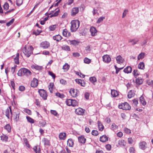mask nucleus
Returning <instances> with one entry per match:
<instances>
[{"label": "nucleus", "mask_w": 153, "mask_h": 153, "mask_svg": "<svg viewBox=\"0 0 153 153\" xmlns=\"http://www.w3.org/2000/svg\"><path fill=\"white\" fill-rule=\"evenodd\" d=\"M38 84V80L36 78H34L31 81V86L32 87H36L37 86Z\"/></svg>", "instance_id": "1a4fd4ad"}, {"label": "nucleus", "mask_w": 153, "mask_h": 153, "mask_svg": "<svg viewBox=\"0 0 153 153\" xmlns=\"http://www.w3.org/2000/svg\"><path fill=\"white\" fill-rule=\"evenodd\" d=\"M116 60L117 63L121 64L124 62V59L120 55H119L116 58Z\"/></svg>", "instance_id": "ddd939ff"}, {"label": "nucleus", "mask_w": 153, "mask_h": 153, "mask_svg": "<svg viewBox=\"0 0 153 153\" xmlns=\"http://www.w3.org/2000/svg\"><path fill=\"white\" fill-rule=\"evenodd\" d=\"M67 145L68 146L73 147L74 146V142L73 140L71 139H69L67 141Z\"/></svg>", "instance_id": "5701e85b"}, {"label": "nucleus", "mask_w": 153, "mask_h": 153, "mask_svg": "<svg viewBox=\"0 0 153 153\" xmlns=\"http://www.w3.org/2000/svg\"><path fill=\"white\" fill-rule=\"evenodd\" d=\"M118 107L120 109H122L125 110H129L131 108V107L129 104L127 102L121 103L119 104Z\"/></svg>", "instance_id": "7ed1b4c3"}, {"label": "nucleus", "mask_w": 153, "mask_h": 153, "mask_svg": "<svg viewBox=\"0 0 153 153\" xmlns=\"http://www.w3.org/2000/svg\"><path fill=\"white\" fill-rule=\"evenodd\" d=\"M105 19V17H100L98 19L97 21V23H100L102 21L103 19Z\"/></svg>", "instance_id": "603ef678"}, {"label": "nucleus", "mask_w": 153, "mask_h": 153, "mask_svg": "<svg viewBox=\"0 0 153 153\" xmlns=\"http://www.w3.org/2000/svg\"><path fill=\"white\" fill-rule=\"evenodd\" d=\"M56 95L61 98H63L65 97V96L63 94H60L59 92L56 93Z\"/></svg>", "instance_id": "de8ad7c7"}, {"label": "nucleus", "mask_w": 153, "mask_h": 153, "mask_svg": "<svg viewBox=\"0 0 153 153\" xmlns=\"http://www.w3.org/2000/svg\"><path fill=\"white\" fill-rule=\"evenodd\" d=\"M31 68L32 69H34L39 71L42 70L43 68L42 66H39L36 64L33 65H31Z\"/></svg>", "instance_id": "4468645a"}, {"label": "nucleus", "mask_w": 153, "mask_h": 153, "mask_svg": "<svg viewBox=\"0 0 153 153\" xmlns=\"http://www.w3.org/2000/svg\"><path fill=\"white\" fill-rule=\"evenodd\" d=\"M70 68V65L67 63L63 66L62 68L64 70V71L67 72L68 70Z\"/></svg>", "instance_id": "a878e982"}, {"label": "nucleus", "mask_w": 153, "mask_h": 153, "mask_svg": "<svg viewBox=\"0 0 153 153\" xmlns=\"http://www.w3.org/2000/svg\"><path fill=\"white\" fill-rule=\"evenodd\" d=\"M90 32L92 36H94L97 34V30L95 27L92 26L90 28Z\"/></svg>", "instance_id": "9b49d317"}, {"label": "nucleus", "mask_w": 153, "mask_h": 153, "mask_svg": "<svg viewBox=\"0 0 153 153\" xmlns=\"http://www.w3.org/2000/svg\"><path fill=\"white\" fill-rule=\"evenodd\" d=\"M5 129L8 132H10L11 131V128L10 125L9 124H7L4 127Z\"/></svg>", "instance_id": "4c0bfd02"}, {"label": "nucleus", "mask_w": 153, "mask_h": 153, "mask_svg": "<svg viewBox=\"0 0 153 153\" xmlns=\"http://www.w3.org/2000/svg\"><path fill=\"white\" fill-rule=\"evenodd\" d=\"M59 139L61 140H64L66 137V133H61L59 135Z\"/></svg>", "instance_id": "b1692460"}, {"label": "nucleus", "mask_w": 153, "mask_h": 153, "mask_svg": "<svg viewBox=\"0 0 153 153\" xmlns=\"http://www.w3.org/2000/svg\"><path fill=\"white\" fill-rule=\"evenodd\" d=\"M62 50L66 51H70V49L69 46L68 45H63L61 47Z\"/></svg>", "instance_id": "ea45409f"}, {"label": "nucleus", "mask_w": 153, "mask_h": 153, "mask_svg": "<svg viewBox=\"0 0 153 153\" xmlns=\"http://www.w3.org/2000/svg\"><path fill=\"white\" fill-rule=\"evenodd\" d=\"M129 151L130 153H134L135 149L134 147H131L129 149Z\"/></svg>", "instance_id": "774afa93"}, {"label": "nucleus", "mask_w": 153, "mask_h": 153, "mask_svg": "<svg viewBox=\"0 0 153 153\" xmlns=\"http://www.w3.org/2000/svg\"><path fill=\"white\" fill-rule=\"evenodd\" d=\"M140 100L141 103L143 105H145L146 104V102L142 96H141L140 97Z\"/></svg>", "instance_id": "f704fd0d"}, {"label": "nucleus", "mask_w": 153, "mask_h": 153, "mask_svg": "<svg viewBox=\"0 0 153 153\" xmlns=\"http://www.w3.org/2000/svg\"><path fill=\"white\" fill-rule=\"evenodd\" d=\"M134 96L133 93L131 91H129L128 94V97L129 98H131L132 97Z\"/></svg>", "instance_id": "13d9d810"}, {"label": "nucleus", "mask_w": 153, "mask_h": 153, "mask_svg": "<svg viewBox=\"0 0 153 153\" xmlns=\"http://www.w3.org/2000/svg\"><path fill=\"white\" fill-rule=\"evenodd\" d=\"M143 82V79L140 77H138L136 79V82L137 84H141Z\"/></svg>", "instance_id": "393cba45"}, {"label": "nucleus", "mask_w": 153, "mask_h": 153, "mask_svg": "<svg viewBox=\"0 0 153 153\" xmlns=\"http://www.w3.org/2000/svg\"><path fill=\"white\" fill-rule=\"evenodd\" d=\"M3 8L4 9L6 10H7L9 8V4L8 3H5L3 6Z\"/></svg>", "instance_id": "e2e57ef3"}, {"label": "nucleus", "mask_w": 153, "mask_h": 153, "mask_svg": "<svg viewBox=\"0 0 153 153\" xmlns=\"http://www.w3.org/2000/svg\"><path fill=\"white\" fill-rule=\"evenodd\" d=\"M139 41V40L137 38L130 39L128 40L129 42H131L132 45H134L136 44Z\"/></svg>", "instance_id": "aec40b11"}, {"label": "nucleus", "mask_w": 153, "mask_h": 153, "mask_svg": "<svg viewBox=\"0 0 153 153\" xmlns=\"http://www.w3.org/2000/svg\"><path fill=\"white\" fill-rule=\"evenodd\" d=\"M79 8L77 7H75L72 8L71 12V15L72 16H75L79 12Z\"/></svg>", "instance_id": "f8f14e48"}, {"label": "nucleus", "mask_w": 153, "mask_h": 153, "mask_svg": "<svg viewBox=\"0 0 153 153\" xmlns=\"http://www.w3.org/2000/svg\"><path fill=\"white\" fill-rule=\"evenodd\" d=\"M24 142V143L25 144L26 146L28 148L30 147V145L29 144L26 138H24L23 139Z\"/></svg>", "instance_id": "58836bf2"}, {"label": "nucleus", "mask_w": 153, "mask_h": 153, "mask_svg": "<svg viewBox=\"0 0 153 153\" xmlns=\"http://www.w3.org/2000/svg\"><path fill=\"white\" fill-rule=\"evenodd\" d=\"M78 140L79 143H84L86 142V139L84 136H81L78 137Z\"/></svg>", "instance_id": "6ab92c4d"}, {"label": "nucleus", "mask_w": 153, "mask_h": 153, "mask_svg": "<svg viewBox=\"0 0 153 153\" xmlns=\"http://www.w3.org/2000/svg\"><path fill=\"white\" fill-rule=\"evenodd\" d=\"M85 110L79 108L76 109L75 110V113L78 115H83L84 114Z\"/></svg>", "instance_id": "0eeeda50"}, {"label": "nucleus", "mask_w": 153, "mask_h": 153, "mask_svg": "<svg viewBox=\"0 0 153 153\" xmlns=\"http://www.w3.org/2000/svg\"><path fill=\"white\" fill-rule=\"evenodd\" d=\"M91 134L93 135L97 136L98 135V133L97 130H93L92 131Z\"/></svg>", "instance_id": "69168bd1"}, {"label": "nucleus", "mask_w": 153, "mask_h": 153, "mask_svg": "<svg viewBox=\"0 0 153 153\" xmlns=\"http://www.w3.org/2000/svg\"><path fill=\"white\" fill-rule=\"evenodd\" d=\"M69 43L74 45H77L79 42L76 40H69Z\"/></svg>", "instance_id": "473e14b6"}, {"label": "nucleus", "mask_w": 153, "mask_h": 153, "mask_svg": "<svg viewBox=\"0 0 153 153\" xmlns=\"http://www.w3.org/2000/svg\"><path fill=\"white\" fill-rule=\"evenodd\" d=\"M77 90L74 89L73 88L71 89L70 91V93L71 96L74 97H76L77 96Z\"/></svg>", "instance_id": "9d476101"}, {"label": "nucleus", "mask_w": 153, "mask_h": 153, "mask_svg": "<svg viewBox=\"0 0 153 153\" xmlns=\"http://www.w3.org/2000/svg\"><path fill=\"white\" fill-rule=\"evenodd\" d=\"M16 4L17 5L19 6H20L23 3L22 0H16Z\"/></svg>", "instance_id": "5fc2aeb1"}, {"label": "nucleus", "mask_w": 153, "mask_h": 153, "mask_svg": "<svg viewBox=\"0 0 153 153\" xmlns=\"http://www.w3.org/2000/svg\"><path fill=\"white\" fill-rule=\"evenodd\" d=\"M71 32H75L78 28L79 26V22L78 20H75L71 21Z\"/></svg>", "instance_id": "f03ea898"}, {"label": "nucleus", "mask_w": 153, "mask_h": 153, "mask_svg": "<svg viewBox=\"0 0 153 153\" xmlns=\"http://www.w3.org/2000/svg\"><path fill=\"white\" fill-rule=\"evenodd\" d=\"M42 141L44 143V144L45 145L48 146L50 144L49 140L46 138H44L42 140Z\"/></svg>", "instance_id": "e433bc0d"}, {"label": "nucleus", "mask_w": 153, "mask_h": 153, "mask_svg": "<svg viewBox=\"0 0 153 153\" xmlns=\"http://www.w3.org/2000/svg\"><path fill=\"white\" fill-rule=\"evenodd\" d=\"M39 125L40 126L44 127L46 125V122L45 121H40L39 123Z\"/></svg>", "instance_id": "8fccbe9b"}, {"label": "nucleus", "mask_w": 153, "mask_h": 153, "mask_svg": "<svg viewBox=\"0 0 153 153\" xmlns=\"http://www.w3.org/2000/svg\"><path fill=\"white\" fill-rule=\"evenodd\" d=\"M33 50L32 46L25 45L23 49V52L26 57H29L33 54Z\"/></svg>", "instance_id": "f257e3e1"}, {"label": "nucleus", "mask_w": 153, "mask_h": 153, "mask_svg": "<svg viewBox=\"0 0 153 153\" xmlns=\"http://www.w3.org/2000/svg\"><path fill=\"white\" fill-rule=\"evenodd\" d=\"M124 131L126 133L128 134H129L131 133V130L127 128H125L124 129Z\"/></svg>", "instance_id": "0e129e2a"}, {"label": "nucleus", "mask_w": 153, "mask_h": 153, "mask_svg": "<svg viewBox=\"0 0 153 153\" xmlns=\"http://www.w3.org/2000/svg\"><path fill=\"white\" fill-rule=\"evenodd\" d=\"M132 71V68L130 66H127L123 70V71L126 73L129 74L131 73Z\"/></svg>", "instance_id": "2eb2a0df"}, {"label": "nucleus", "mask_w": 153, "mask_h": 153, "mask_svg": "<svg viewBox=\"0 0 153 153\" xmlns=\"http://www.w3.org/2000/svg\"><path fill=\"white\" fill-rule=\"evenodd\" d=\"M84 61L85 63L89 64L91 62V60L87 57H86L84 59Z\"/></svg>", "instance_id": "49530a36"}, {"label": "nucleus", "mask_w": 153, "mask_h": 153, "mask_svg": "<svg viewBox=\"0 0 153 153\" xmlns=\"http://www.w3.org/2000/svg\"><path fill=\"white\" fill-rule=\"evenodd\" d=\"M19 54L18 53L17 56L14 59V61L15 63L17 64H18L19 63Z\"/></svg>", "instance_id": "a18cd8bd"}, {"label": "nucleus", "mask_w": 153, "mask_h": 153, "mask_svg": "<svg viewBox=\"0 0 153 153\" xmlns=\"http://www.w3.org/2000/svg\"><path fill=\"white\" fill-rule=\"evenodd\" d=\"M89 80L92 83H94L97 81V79L95 77H91L89 78Z\"/></svg>", "instance_id": "c03bdc74"}, {"label": "nucleus", "mask_w": 153, "mask_h": 153, "mask_svg": "<svg viewBox=\"0 0 153 153\" xmlns=\"http://www.w3.org/2000/svg\"><path fill=\"white\" fill-rule=\"evenodd\" d=\"M23 74L24 68H21L18 71L17 74L19 76H22L24 75Z\"/></svg>", "instance_id": "c9c22d12"}, {"label": "nucleus", "mask_w": 153, "mask_h": 153, "mask_svg": "<svg viewBox=\"0 0 153 153\" xmlns=\"http://www.w3.org/2000/svg\"><path fill=\"white\" fill-rule=\"evenodd\" d=\"M38 92L40 95L43 99L44 100L47 99V95L44 89H39V90Z\"/></svg>", "instance_id": "39448f33"}, {"label": "nucleus", "mask_w": 153, "mask_h": 153, "mask_svg": "<svg viewBox=\"0 0 153 153\" xmlns=\"http://www.w3.org/2000/svg\"><path fill=\"white\" fill-rule=\"evenodd\" d=\"M14 21V19H12L9 22L7 23V25L8 26H10V25H11V24H13Z\"/></svg>", "instance_id": "4d7b16f0"}, {"label": "nucleus", "mask_w": 153, "mask_h": 153, "mask_svg": "<svg viewBox=\"0 0 153 153\" xmlns=\"http://www.w3.org/2000/svg\"><path fill=\"white\" fill-rule=\"evenodd\" d=\"M133 105L134 106L136 107L138 104V101L137 99H134L132 100Z\"/></svg>", "instance_id": "37998d69"}, {"label": "nucleus", "mask_w": 153, "mask_h": 153, "mask_svg": "<svg viewBox=\"0 0 153 153\" xmlns=\"http://www.w3.org/2000/svg\"><path fill=\"white\" fill-rule=\"evenodd\" d=\"M138 68L140 69H144L145 68L144 63L143 62H140L138 65Z\"/></svg>", "instance_id": "c756f323"}, {"label": "nucleus", "mask_w": 153, "mask_h": 153, "mask_svg": "<svg viewBox=\"0 0 153 153\" xmlns=\"http://www.w3.org/2000/svg\"><path fill=\"white\" fill-rule=\"evenodd\" d=\"M76 81L78 84H80L82 86L84 87L85 84L84 83V81L80 79H76Z\"/></svg>", "instance_id": "cd10ccee"}, {"label": "nucleus", "mask_w": 153, "mask_h": 153, "mask_svg": "<svg viewBox=\"0 0 153 153\" xmlns=\"http://www.w3.org/2000/svg\"><path fill=\"white\" fill-rule=\"evenodd\" d=\"M50 46L49 43L47 41L43 42L40 44V47L44 49L48 48Z\"/></svg>", "instance_id": "423d86ee"}, {"label": "nucleus", "mask_w": 153, "mask_h": 153, "mask_svg": "<svg viewBox=\"0 0 153 153\" xmlns=\"http://www.w3.org/2000/svg\"><path fill=\"white\" fill-rule=\"evenodd\" d=\"M33 150L36 153H40L41 152L40 148L39 146H36L33 147Z\"/></svg>", "instance_id": "bb28decb"}, {"label": "nucleus", "mask_w": 153, "mask_h": 153, "mask_svg": "<svg viewBox=\"0 0 153 153\" xmlns=\"http://www.w3.org/2000/svg\"><path fill=\"white\" fill-rule=\"evenodd\" d=\"M56 25H53L50 26L49 27V28L50 31H53L56 28Z\"/></svg>", "instance_id": "052dcab7"}, {"label": "nucleus", "mask_w": 153, "mask_h": 153, "mask_svg": "<svg viewBox=\"0 0 153 153\" xmlns=\"http://www.w3.org/2000/svg\"><path fill=\"white\" fill-rule=\"evenodd\" d=\"M1 140L3 141L7 142V141L8 137L5 135L3 134L1 136Z\"/></svg>", "instance_id": "72a5a7b5"}, {"label": "nucleus", "mask_w": 153, "mask_h": 153, "mask_svg": "<svg viewBox=\"0 0 153 153\" xmlns=\"http://www.w3.org/2000/svg\"><path fill=\"white\" fill-rule=\"evenodd\" d=\"M63 35L65 37L69 36L71 35V33L68 31L66 29H64L62 32Z\"/></svg>", "instance_id": "a211bd4d"}, {"label": "nucleus", "mask_w": 153, "mask_h": 153, "mask_svg": "<svg viewBox=\"0 0 153 153\" xmlns=\"http://www.w3.org/2000/svg\"><path fill=\"white\" fill-rule=\"evenodd\" d=\"M133 75L134 76H137L139 75V72L137 70H134L133 71Z\"/></svg>", "instance_id": "864d4df0"}, {"label": "nucleus", "mask_w": 153, "mask_h": 153, "mask_svg": "<svg viewBox=\"0 0 153 153\" xmlns=\"http://www.w3.org/2000/svg\"><path fill=\"white\" fill-rule=\"evenodd\" d=\"M123 67H122L120 68H118L117 67L116 65H115V70H116V72L115 73L116 74H118L119 72L123 68Z\"/></svg>", "instance_id": "680f3d73"}, {"label": "nucleus", "mask_w": 153, "mask_h": 153, "mask_svg": "<svg viewBox=\"0 0 153 153\" xmlns=\"http://www.w3.org/2000/svg\"><path fill=\"white\" fill-rule=\"evenodd\" d=\"M54 86V83L53 82L49 83L48 85V88L51 93H53V88Z\"/></svg>", "instance_id": "7c9ffc66"}, {"label": "nucleus", "mask_w": 153, "mask_h": 153, "mask_svg": "<svg viewBox=\"0 0 153 153\" xmlns=\"http://www.w3.org/2000/svg\"><path fill=\"white\" fill-rule=\"evenodd\" d=\"M139 146L140 149L144 150L147 148V145L145 141H141L139 143Z\"/></svg>", "instance_id": "20e7f679"}, {"label": "nucleus", "mask_w": 153, "mask_h": 153, "mask_svg": "<svg viewBox=\"0 0 153 153\" xmlns=\"http://www.w3.org/2000/svg\"><path fill=\"white\" fill-rule=\"evenodd\" d=\"M59 12V10L56 11L54 13L51 15L50 16V17L51 18L54 16H57L58 15Z\"/></svg>", "instance_id": "3c124183"}, {"label": "nucleus", "mask_w": 153, "mask_h": 153, "mask_svg": "<svg viewBox=\"0 0 153 153\" xmlns=\"http://www.w3.org/2000/svg\"><path fill=\"white\" fill-rule=\"evenodd\" d=\"M62 38V37L59 34L54 36L53 37V39L57 42L60 41Z\"/></svg>", "instance_id": "412c9836"}, {"label": "nucleus", "mask_w": 153, "mask_h": 153, "mask_svg": "<svg viewBox=\"0 0 153 153\" xmlns=\"http://www.w3.org/2000/svg\"><path fill=\"white\" fill-rule=\"evenodd\" d=\"M128 142L129 144H132L133 142V140L132 138L129 137L128 139Z\"/></svg>", "instance_id": "338daca9"}, {"label": "nucleus", "mask_w": 153, "mask_h": 153, "mask_svg": "<svg viewBox=\"0 0 153 153\" xmlns=\"http://www.w3.org/2000/svg\"><path fill=\"white\" fill-rule=\"evenodd\" d=\"M5 115L9 119V116H10V112L9 109H7L5 112Z\"/></svg>", "instance_id": "bf43d9fd"}, {"label": "nucleus", "mask_w": 153, "mask_h": 153, "mask_svg": "<svg viewBox=\"0 0 153 153\" xmlns=\"http://www.w3.org/2000/svg\"><path fill=\"white\" fill-rule=\"evenodd\" d=\"M108 137L106 135H103L100 137V141L104 143L108 141Z\"/></svg>", "instance_id": "dca6fc26"}, {"label": "nucleus", "mask_w": 153, "mask_h": 153, "mask_svg": "<svg viewBox=\"0 0 153 153\" xmlns=\"http://www.w3.org/2000/svg\"><path fill=\"white\" fill-rule=\"evenodd\" d=\"M42 31L37 30L36 31H33V34L36 35H39L41 32Z\"/></svg>", "instance_id": "6e6d98bb"}, {"label": "nucleus", "mask_w": 153, "mask_h": 153, "mask_svg": "<svg viewBox=\"0 0 153 153\" xmlns=\"http://www.w3.org/2000/svg\"><path fill=\"white\" fill-rule=\"evenodd\" d=\"M103 61L106 63H108L111 61V58L108 55H104L102 56Z\"/></svg>", "instance_id": "6e6552de"}, {"label": "nucleus", "mask_w": 153, "mask_h": 153, "mask_svg": "<svg viewBox=\"0 0 153 153\" xmlns=\"http://www.w3.org/2000/svg\"><path fill=\"white\" fill-rule=\"evenodd\" d=\"M72 101V99H67L65 101V103L67 105L69 106H71Z\"/></svg>", "instance_id": "a19ab883"}, {"label": "nucleus", "mask_w": 153, "mask_h": 153, "mask_svg": "<svg viewBox=\"0 0 153 153\" xmlns=\"http://www.w3.org/2000/svg\"><path fill=\"white\" fill-rule=\"evenodd\" d=\"M32 74L31 72L28 69L24 68V75L28 76Z\"/></svg>", "instance_id": "f3484780"}, {"label": "nucleus", "mask_w": 153, "mask_h": 153, "mask_svg": "<svg viewBox=\"0 0 153 153\" xmlns=\"http://www.w3.org/2000/svg\"><path fill=\"white\" fill-rule=\"evenodd\" d=\"M145 53L144 52H142L140 53L138 56L137 59L140 60V59H143L145 56Z\"/></svg>", "instance_id": "2f4dec72"}, {"label": "nucleus", "mask_w": 153, "mask_h": 153, "mask_svg": "<svg viewBox=\"0 0 153 153\" xmlns=\"http://www.w3.org/2000/svg\"><path fill=\"white\" fill-rule=\"evenodd\" d=\"M71 102V106H75L77 105L78 102L75 100H72V101Z\"/></svg>", "instance_id": "09e8293b"}, {"label": "nucleus", "mask_w": 153, "mask_h": 153, "mask_svg": "<svg viewBox=\"0 0 153 153\" xmlns=\"http://www.w3.org/2000/svg\"><path fill=\"white\" fill-rule=\"evenodd\" d=\"M26 118L28 122L33 123L34 122V121L33 119H32L29 117L27 116Z\"/></svg>", "instance_id": "79ce46f5"}, {"label": "nucleus", "mask_w": 153, "mask_h": 153, "mask_svg": "<svg viewBox=\"0 0 153 153\" xmlns=\"http://www.w3.org/2000/svg\"><path fill=\"white\" fill-rule=\"evenodd\" d=\"M98 126L99 128V129L100 131H102L104 129V127L101 123L98 121L97 122Z\"/></svg>", "instance_id": "c85d7f7f"}, {"label": "nucleus", "mask_w": 153, "mask_h": 153, "mask_svg": "<svg viewBox=\"0 0 153 153\" xmlns=\"http://www.w3.org/2000/svg\"><path fill=\"white\" fill-rule=\"evenodd\" d=\"M118 144L121 146L124 147L126 145V143L124 140H120L118 141Z\"/></svg>", "instance_id": "4be33fe9"}]
</instances>
